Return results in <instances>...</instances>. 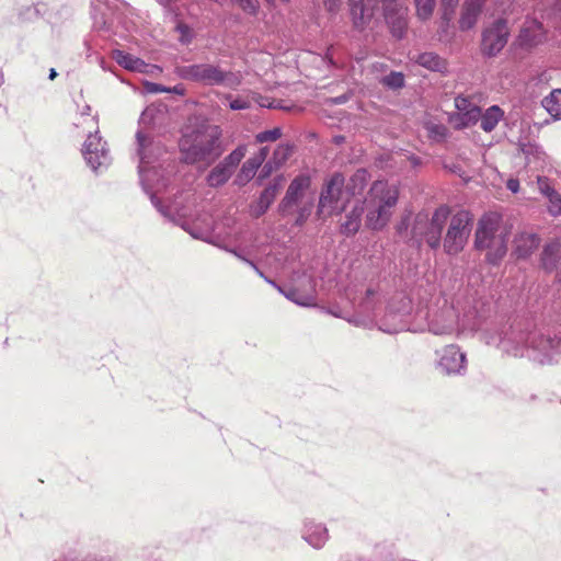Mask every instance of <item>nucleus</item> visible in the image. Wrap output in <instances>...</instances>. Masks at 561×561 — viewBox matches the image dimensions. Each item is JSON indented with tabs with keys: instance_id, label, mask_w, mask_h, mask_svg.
Wrapping results in <instances>:
<instances>
[{
	"instance_id": "6e6552de",
	"label": "nucleus",
	"mask_w": 561,
	"mask_h": 561,
	"mask_svg": "<svg viewBox=\"0 0 561 561\" xmlns=\"http://www.w3.org/2000/svg\"><path fill=\"white\" fill-rule=\"evenodd\" d=\"M379 330L394 334L402 331H422L423 327L414 321L412 316V301L409 297L400 295L393 298L379 320Z\"/></svg>"
},
{
	"instance_id": "09e8293b",
	"label": "nucleus",
	"mask_w": 561,
	"mask_h": 561,
	"mask_svg": "<svg viewBox=\"0 0 561 561\" xmlns=\"http://www.w3.org/2000/svg\"><path fill=\"white\" fill-rule=\"evenodd\" d=\"M506 187L507 190H510L512 193H518L519 191V181L517 179H508L507 182H506Z\"/></svg>"
},
{
	"instance_id": "1a4fd4ad",
	"label": "nucleus",
	"mask_w": 561,
	"mask_h": 561,
	"mask_svg": "<svg viewBox=\"0 0 561 561\" xmlns=\"http://www.w3.org/2000/svg\"><path fill=\"white\" fill-rule=\"evenodd\" d=\"M450 215L448 206H439L430 219L424 213L415 216L411 230V238L415 240H424L432 249H436L440 244L443 228Z\"/></svg>"
},
{
	"instance_id": "f03ea898",
	"label": "nucleus",
	"mask_w": 561,
	"mask_h": 561,
	"mask_svg": "<svg viewBox=\"0 0 561 561\" xmlns=\"http://www.w3.org/2000/svg\"><path fill=\"white\" fill-rule=\"evenodd\" d=\"M510 337H491L488 344L502 347L513 356H527L541 364H552L561 360V336L540 331L512 333Z\"/></svg>"
},
{
	"instance_id": "a211bd4d",
	"label": "nucleus",
	"mask_w": 561,
	"mask_h": 561,
	"mask_svg": "<svg viewBox=\"0 0 561 561\" xmlns=\"http://www.w3.org/2000/svg\"><path fill=\"white\" fill-rule=\"evenodd\" d=\"M112 58L128 71L152 75L154 70L161 71L157 66L145 62L142 59L121 49L112 50Z\"/></svg>"
},
{
	"instance_id": "c85d7f7f",
	"label": "nucleus",
	"mask_w": 561,
	"mask_h": 561,
	"mask_svg": "<svg viewBox=\"0 0 561 561\" xmlns=\"http://www.w3.org/2000/svg\"><path fill=\"white\" fill-rule=\"evenodd\" d=\"M503 116L504 112L497 105H492L483 114L481 113L480 126L484 131L490 133L496 127Z\"/></svg>"
},
{
	"instance_id": "4d7b16f0",
	"label": "nucleus",
	"mask_w": 561,
	"mask_h": 561,
	"mask_svg": "<svg viewBox=\"0 0 561 561\" xmlns=\"http://www.w3.org/2000/svg\"><path fill=\"white\" fill-rule=\"evenodd\" d=\"M56 76H57L56 70H55V69H50V72H49V79H50V80H54V79L56 78Z\"/></svg>"
},
{
	"instance_id": "7c9ffc66",
	"label": "nucleus",
	"mask_w": 561,
	"mask_h": 561,
	"mask_svg": "<svg viewBox=\"0 0 561 561\" xmlns=\"http://www.w3.org/2000/svg\"><path fill=\"white\" fill-rule=\"evenodd\" d=\"M363 214L362 206H354L352 211L346 216L345 222L342 224L341 230L345 234H353L357 232L360 227V217Z\"/></svg>"
},
{
	"instance_id": "2f4dec72",
	"label": "nucleus",
	"mask_w": 561,
	"mask_h": 561,
	"mask_svg": "<svg viewBox=\"0 0 561 561\" xmlns=\"http://www.w3.org/2000/svg\"><path fill=\"white\" fill-rule=\"evenodd\" d=\"M417 64L432 71H444L445 60L434 53H424L417 57Z\"/></svg>"
},
{
	"instance_id": "f8f14e48",
	"label": "nucleus",
	"mask_w": 561,
	"mask_h": 561,
	"mask_svg": "<svg viewBox=\"0 0 561 561\" xmlns=\"http://www.w3.org/2000/svg\"><path fill=\"white\" fill-rule=\"evenodd\" d=\"M436 369L445 376H462L467 371L466 353L456 344L436 351Z\"/></svg>"
},
{
	"instance_id": "37998d69",
	"label": "nucleus",
	"mask_w": 561,
	"mask_h": 561,
	"mask_svg": "<svg viewBox=\"0 0 561 561\" xmlns=\"http://www.w3.org/2000/svg\"><path fill=\"white\" fill-rule=\"evenodd\" d=\"M476 104H473L469 99L465 98V96H457L455 99V106L459 113V115L461 116L462 114H465L467 111H469L470 107L474 106Z\"/></svg>"
},
{
	"instance_id": "8fccbe9b",
	"label": "nucleus",
	"mask_w": 561,
	"mask_h": 561,
	"mask_svg": "<svg viewBox=\"0 0 561 561\" xmlns=\"http://www.w3.org/2000/svg\"><path fill=\"white\" fill-rule=\"evenodd\" d=\"M153 111H154L153 108L147 107V108L141 113L140 122H141V123L150 122V121L152 119Z\"/></svg>"
},
{
	"instance_id": "39448f33",
	"label": "nucleus",
	"mask_w": 561,
	"mask_h": 561,
	"mask_svg": "<svg viewBox=\"0 0 561 561\" xmlns=\"http://www.w3.org/2000/svg\"><path fill=\"white\" fill-rule=\"evenodd\" d=\"M398 197L399 190L396 185L386 181L374 182L365 199L367 227L374 230L382 229L391 217V209L396 206Z\"/></svg>"
},
{
	"instance_id": "4c0bfd02",
	"label": "nucleus",
	"mask_w": 561,
	"mask_h": 561,
	"mask_svg": "<svg viewBox=\"0 0 561 561\" xmlns=\"http://www.w3.org/2000/svg\"><path fill=\"white\" fill-rule=\"evenodd\" d=\"M481 117V110L479 106L474 105L469 108L465 114L460 116L461 125L463 127L474 125Z\"/></svg>"
},
{
	"instance_id": "f704fd0d",
	"label": "nucleus",
	"mask_w": 561,
	"mask_h": 561,
	"mask_svg": "<svg viewBox=\"0 0 561 561\" xmlns=\"http://www.w3.org/2000/svg\"><path fill=\"white\" fill-rule=\"evenodd\" d=\"M291 152L293 147L290 145L282 144L274 150L271 162H273L275 168H279L288 160V158L291 156Z\"/></svg>"
},
{
	"instance_id": "c03bdc74",
	"label": "nucleus",
	"mask_w": 561,
	"mask_h": 561,
	"mask_svg": "<svg viewBox=\"0 0 561 561\" xmlns=\"http://www.w3.org/2000/svg\"><path fill=\"white\" fill-rule=\"evenodd\" d=\"M226 251L230 252V253H233L238 259L242 260L243 262L248 263L257 274L260 277L264 278L265 279V275L264 273L255 265L254 262L245 259L242 254H240L238 251L236 250H232V249H227L225 248Z\"/></svg>"
},
{
	"instance_id": "412c9836",
	"label": "nucleus",
	"mask_w": 561,
	"mask_h": 561,
	"mask_svg": "<svg viewBox=\"0 0 561 561\" xmlns=\"http://www.w3.org/2000/svg\"><path fill=\"white\" fill-rule=\"evenodd\" d=\"M539 237L530 231L516 233L513 240V252L519 259L528 257L539 245Z\"/></svg>"
},
{
	"instance_id": "4be33fe9",
	"label": "nucleus",
	"mask_w": 561,
	"mask_h": 561,
	"mask_svg": "<svg viewBox=\"0 0 561 561\" xmlns=\"http://www.w3.org/2000/svg\"><path fill=\"white\" fill-rule=\"evenodd\" d=\"M485 2L486 0H465L459 18L461 31H468L476 25Z\"/></svg>"
},
{
	"instance_id": "2eb2a0df",
	"label": "nucleus",
	"mask_w": 561,
	"mask_h": 561,
	"mask_svg": "<svg viewBox=\"0 0 561 561\" xmlns=\"http://www.w3.org/2000/svg\"><path fill=\"white\" fill-rule=\"evenodd\" d=\"M382 4V15L390 31L397 38L403 37L408 21V9L402 0H380Z\"/></svg>"
},
{
	"instance_id": "c9c22d12",
	"label": "nucleus",
	"mask_w": 561,
	"mask_h": 561,
	"mask_svg": "<svg viewBox=\"0 0 561 561\" xmlns=\"http://www.w3.org/2000/svg\"><path fill=\"white\" fill-rule=\"evenodd\" d=\"M416 15L421 20H427L432 16L436 0H414Z\"/></svg>"
},
{
	"instance_id": "bb28decb",
	"label": "nucleus",
	"mask_w": 561,
	"mask_h": 561,
	"mask_svg": "<svg viewBox=\"0 0 561 561\" xmlns=\"http://www.w3.org/2000/svg\"><path fill=\"white\" fill-rule=\"evenodd\" d=\"M369 181V174L366 170H357L345 184L348 197L360 195Z\"/></svg>"
},
{
	"instance_id": "052dcab7",
	"label": "nucleus",
	"mask_w": 561,
	"mask_h": 561,
	"mask_svg": "<svg viewBox=\"0 0 561 561\" xmlns=\"http://www.w3.org/2000/svg\"><path fill=\"white\" fill-rule=\"evenodd\" d=\"M282 1H283V2H286V3H287V2H289V0H282Z\"/></svg>"
},
{
	"instance_id": "5701e85b",
	"label": "nucleus",
	"mask_w": 561,
	"mask_h": 561,
	"mask_svg": "<svg viewBox=\"0 0 561 561\" xmlns=\"http://www.w3.org/2000/svg\"><path fill=\"white\" fill-rule=\"evenodd\" d=\"M282 186V178L271 183L260 195L259 201L252 206L251 211L254 217H260L268 209L274 202L279 188Z\"/></svg>"
},
{
	"instance_id": "0eeeda50",
	"label": "nucleus",
	"mask_w": 561,
	"mask_h": 561,
	"mask_svg": "<svg viewBox=\"0 0 561 561\" xmlns=\"http://www.w3.org/2000/svg\"><path fill=\"white\" fill-rule=\"evenodd\" d=\"M426 317L428 331L435 335H458L476 329L469 316H463L460 319L455 306L445 298L438 300L437 305L426 313Z\"/></svg>"
},
{
	"instance_id": "603ef678",
	"label": "nucleus",
	"mask_w": 561,
	"mask_h": 561,
	"mask_svg": "<svg viewBox=\"0 0 561 561\" xmlns=\"http://www.w3.org/2000/svg\"><path fill=\"white\" fill-rule=\"evenodd\" d=\"M274 168L275 167H274L273 162L268 161L267 163H265L263 167V170H262L263 176L270 175Z\"/></svg>"
},
{
	"instance_id": "13d9d810",
	"label": "nucleus",
	"mask_w": 561,
	"mask_h": 561,
	"mask_svg": "<svg viewBox=\"0 0 561 561\" xmlns=\"http://www.w3.org/2000/svg\"><path fill=\"white\" fill-rule=\"evenodd\" d=\"M411 163L416 165L419 163V159L416 157H411Z\"/></svg>"
},
{
	"instance_id": "cd10ccee",
	"label": "nucleus",
	"mask_w": 561,
	"mask_h": 561,
	"mask_svg": "<svg viewBox=\"0 0 561 561\" xmlns=\"http://www.w3.org/2000/svg\"><path fill=\"white\" fill-rule=\"evenodd\" d=\"M541 104L553 119H561V89L552 90L542 99Z\"/></svg>"
},
{
	"instance_id": "4468645a",
	"label": "nucleus",
	"mask_w": 561,
	"mask_h": 561,
	"mask_svg": "<svg viewBox=\"0 0 561 561\" xmlns=\"http://www.w3.org/2000/svg\"><path fill=\"white\" fill-rule=\"evenodd\" d=\"M507 22L503 19L495 20L482 33V51L488 56L500 53L508 39Z\"/></svg>"
},
{
	"instance_id": "423d86ee",
	"label": "nucleus",
	"mask_w": 561,
	"mask_h": 561,
	"mask_svg": "<svg viewBox=\"0 0 561 561\" xmlns=\"http://www.w3.org/2000/svg\"><path fill=\"white\" fill-rule=\"evenodd\" d=\"M176 75L183 80L228 89H237L242 81L240 72L224 70L219 65L208 62L179 66Z\"/></svg>"
},
{
	"instance_id": "72a5a7b5",
	"label": "nucleus",
	"mask_w": 561,
	"mask_h": 561,
	"mask_svg": "<svg viewBox=\"0 0 561 561\" xmlns=\"http://www.w3.org/2000/svg\"><path fill=\"white\" fill-rule=\"evenodd\" d=\"M247 153V146L241 145L238 146L233 151H231L221 163L227 167L232 173L237 165L241 162Z\"/></svg>"
},
{
	"instance_id": "a878e982",
	"label": "nucleus",
	"mask_w": 561,
	"mask_h": 561,
	"mask_svg": "<svg viewBox=\"0 0 561 561\" xmlns=\"http://www.w3.org/2000/svg\"><path fill=\"white\" fill-rule=\"evenodd\" d=\"M265 282L275 287L279 293H282L288 300L304 307L314 305V296L312 291H300L297 288H289L287 290L283 289L279 285H277L274 280L265 277Z\"/></svg>"
},
{
	"instance_id": "ddd939ff",
	"label": "nucleus",
	"mask_w": 561,
	"mask_h": 561,
	"mask_svg": "<svg viewBox=\"0 0 561 561\" xmlns=\"http://www.w3.org/2000/svg\"><path fill=\"white\" fill-rule=\"evenodd\" d=\"M83 157L88 165L94 172H102L107 169L112 162L106 141H103L99 131L89 134L82 149Z\"/></svg>"
},
{
	"instance_id": "20e7f679",
	"label": "nucleus",
	"mask_w": 561,
	"mask_h": 561,
	"mask_svg": "<svg viewBox=\"0 0 561 561\" xmlns=\"http://www.w3.org/2000/svg\"><path fill=\"white\" fill-rule=\"evenodd\" d=\"M508 230L501 217L495 214L484 215L478 222L474 245L479 250H486L490 263H497L507 251Z\"/></svg>"
},
{
	"instance_id": "9b49d317",
	"label": "nucleus",
	"mask_w": 561,
	"mask_h": 561,
	"mask_svg": "<svg viewBox=\"0 0 561 561\" xmlns=\"http://www.w3.org/2000/svg\"><path fill=\"white\" fill-rule=\"evenodd\" d=\"M471 227L472 216L469 211L460 210L451 217L444 239L446 253L455 255L463 250L470 236Z\"/></svg>"
},
{
	"instance_id": "6ab92c4d",
	"label": "nucleus",
	"mask_w": 561,
	"mask_h": 561,
	"mask_svg": "<svg viewBox=\"0 0 561 561\" xmlns=\"http://www.w3.org/2000/svg\"><path fill=\"white\" fill-rule=\"evenodd\" d=\"M268 154V148L263 147L253 157L249 158L239 170L234 183L239 186H243L249 183L256 174L259 168L263 164Z\"/></svg>"
},
{
	"instance_id": "a18cd8bd",
	"label": "nucleus",
	"mask_w": 561,
	"mask_h": 561,
	"mask_svg": "<svg viewBox=\"0 0 561 561\" xmlns=\"http://www.w3.org/2000/svg\"><path fill=\"white\" fill-rule=\"evenodd\" d=\"M145 89L148 93H160V92H169L170 88L163 87L159 83L154 82H146Z\"/></svg>"
},
{
	"instance_id": "ea45409f",
	"label": "nucleus",
	"mask_w": 561,
	"mask_h": 561,
	"mask_svg": "<svg viewBox=\"0 0 561 561\" xmlns=\"http://www.w3.org/2000/svg\"><path fill=\"white\" fill-rule=\"evenodd\" d=\"M547 201L548 213L553 217L561 216V194L556 192L550 197H548Z\"/></svg>"
},
{
	"instance_id": "6e6d98bb",
	"label": "nucleus",
	"mask_w": 561,
	"mask_h": 561,
	"mask_svg": "<svg viewBox=\"0 0 561 561\" xmlns=\"http://www.w3.org/2000/svg\"><path fill=\"white\" fill-rule=\"evenodd\" d=\"M90 113H91V107H90V105L85 104L83 106L82 111H81V114L82 115H90Z\"/></svg>"
},
{
	"instance_id": "e433bc0d",
	"label": "nucleus",
	"mask_w": 561,
	"mask_h": 561,
	"mask_svg": "<svg viewBox=\"0 0 561 561\" xmlns=\"http://www.w3.org/2000/svg\"><path fill=\"white\" fill-rule=\"evenodd\" d=\"M175 32L178 33L179 42L183 45H188L194 38L193 28L183 22L176 23Z\"/></svg>"
},
{
	"instance_id": "a19ab883",
	"label": "nucleus",
	"mask_w": 561,
	"mask_h": 561,
	"mask_svg": "<svg viewBox=\"0 0 561 561\" xmlns=\"http://www.w3.org/2000/svg\"><path fill=\"white\" fill-rule=\"evenodd\" d=\"M382 83L389 88L398 89L403 87L404 77L401 72L392 71L391 73L382 78Z\"/></svg>"
},
{
	"instance_id": "3c124183",
	"label": "nucleus",
	"mask_w": 561,
	"mask_h": 561,
	"mask_svg": "<svg viewBox=\"0 0 561 561\" xmlns=\"http://www.w3.org/2000/svg\"><path fill=\"white\" fill-rule=\"evenodd\" d=\"M408 228H409V219L403 218L397 227L398 233L403 234L405 231H408Z\"/></svg>"
},
{
	"instance_id": "9d476101",
	"label": "nucleus",
	"mask_w": 561,
	"mask_h": 561,
	"mask_svg": "<svg viewBox=\"0 0 561 561\" xmlns=\"http://www.w3.org/2000/svg\"><path fill=\"white\" fill-rule=\"evenodd\" d=\"M348 203L350 197L345 187L344 176L335 173L325 183L321 192L319 211L323 215L337 214L343 211Z\"/></svg>"
},
{
	"instance_id": "aec40b11",
	"label": "nucleus",
	"mask_w": 561,
	"mask_h": 561,
	"mask_svg": "<svg viewBox=\"0 0 561 561\" xmlns=\"http://www.w3.org/2000/svg\"><path fill=\"white\" fill-rule=\"evenodd\" d=\"M520 152L525 159V167L529 171H546L549 165V158L546 152L537 145H523Z\"/></svg>"
},
{
	"instance_id": "7ed1b4c3",
	"label": "nucleus",
	"mask_w": 561,
	"mask_h": 561,
	"mask_svg": "<svg viewBox=\"0 0 561 561\" xmlns=\"http://www.w3.org/2000/svg\"><path fill=\"white\" fill-rule=\"evenodd\" d=\"M220 137L219 126L208 124L184 134L180 140L183 160L204 169L211 165L224 152Z\"/></svg>"
},
{
	"instance_id": "58836bf2",
	"label": "nucleus",
	"mask_w": 561,
	"mask_h": 561,
	"mask_svg": "<svg viewBox=\"0 0 561 561\" xmlns=\"http://www.w3.org/2000/svg\"><path fill=\"white\" fill-rule=\"evenodd\" d=\"M280 137H282V129L279 127H275L273 129L261 131V133L256 134L255 141L259 144L268 142V141L273 142V141H276L277 139H279Z\"/></svg>"
},
{
	"instance_id": "b1692460",
	"label": "nucleus",
	"mask_w": 561,
	"mask_h": 561,
	"mask_svg": "<svg viewBox=\"0 0 561 561\" xmlns=\"http://www.w3.org/2000/svg\"><path fill=\"white\" fill-rule=\"evenodd\" d=\"M561 241L559 239H553L550 242L546 243L541 255L540 263L545 271L553 272L558 267L560 256H561Z\"/></svg>"
},
{
	"instance_id": "bf43d9fd",
	"label": "nucleus",
	"mask_w": 561,
	"mask_h": 561,
	"mask_svg": "<svg viewBox=\"0 0 561 561\" xmlns=\"http://www.w3.org/2000/svg\"><path fill=\"white\" fill-rule=\"evenodd\" d=\"M557 5H558V11H559V12H560V14H561V0L558 2V4H557Z\"/></svg>"
},
{
	"instance_id": "864d4df0",
	"label": "nucleus",
	"mask_w": 561,
	"mask_h": 561,
	"mask_svg": "<svg viewBox=\"0 0 561 561\" xmlns=\"http://www.w3.org/2000/svg\"><path fill=\"white\" fill-rule=\"evenodd\" d=\"M169 92H172V93H175V94H179V95H183L184 92H185V89L183 88V85H175L173 88H170V91Z\"/></svg>"
},
{
	"instance_id": "f3484780",
	"label": "nucleus",
	"mask_w": 561,
	"mask_h": 561,
	"mask_svg": "<svg viewBox=\"0 0 561 561\" xmlns=\"http://www.w3.org/2000/svg\"><path fill=\"white\" fill-rule=\"evenodd\" d=\"M310 186V179L307 175L296 176L289 184L287 192L279 203L278 209L283 215H287L298 205Z\"/></svg>"
},
{
	"instance_id": "473e14b6",
	"label": "nucleus",
	"mask_w": 561,
	"mask_h": 561,
	"mask_svg": "<svg viewBox=\"0 0 561 561\" xmlns=\"http://www.w3.org/2000/svg\"><path fill=\"white\" fill-rule=\"evenodd\" d=\"M459 0H442V24L443 31H446L454 19L455 10Z\"/></svg>"
},
{
	"instance_id": "f257e3e1",
	"label": "nucleus",
	"mask_w": 561,
	"mask_h": 561,
	"mask_svg": "<svg viewBox=\"0 0 561 561\" xmlns=\"http://www.w3.org/2000/svg\"><path fill=\"white\" fill-rule=\"evenodd\" d=\"M136 139L140 183L153 206L165 218L181 226L193 238L220 247L217 242L218 237L213 234L215 226L214 219L209 214L205 213L194 219H187V211L182 196L175 197L168 206L161 204L158 194L168 186L169 179L164 173H160L161 165H154V163L159 159L162 148L159 142L147 136L142 130L137 131Z\"/></svg>"
},
{
	"instance_id": "680f3d73",
	"label": "nucleus",
	"mask_w": 561,
	"mask_h": 561,
	"mask_svg": "<svg viewBox=\"0 0 561 561\" xmlns=\"http://www.w3.org/2000/svg\"><path fill=\"white\" fill-rule=\"evenodd\" d=\"M267 2H273L274 0H266Z\"/></svg>"
},
{
	"instance_id": "49530a36",
	"label": "nucleus",
	"mask_w": 561,
	"mask_h": 561,
	"mask_svg": "<svg viewBox=\"0 0 561 561\" xmlns=\"http://www.w3.org/2000/svg\"><path fill=\"white\" fill-rule=\"evenodd\" d=\"M229 106L233 111L247 110L250 107V103H249V101H247L244 99L238 98V99L232 100L230 102Z\"/></svg>"
},
{
	"instance_id": "5fc2aeb1",
	"label": "nucleus",
	"mask_w": 561,
	"mask_h": 561,
	"mask_svg": "<svg viewBox=\"0 0 561 561\" xmlns=\"http://www.w3.org/2000/svg\"><path fill=\"white\" fill-rule=\"evenodd\" d=\"M307 216H308L307 210L301 209L300 213H299V217L296 220V224L297 225H301L306 220Z\"/></svg>"
},
{
	"instance_id": "de8ad7c7",
	"label": "nucleus",
	"mask_w": 561,
	"mask_h": 561,
	"mask_svg": "<svg viewBox=\"0 0 561 561\" xmlns=\"http://www.w3.org/2000/svg\"><path fill=\"white\" fill-rule=\"evenodd\" d=\"M342 4V0H324V5L327 10L331 13H335L339 11Z\"/></svg>"
},
{
	"instance_id": "393cba45",
	"label": "nucleus",
	"mask_w": 561,
	"mask_h": 561,
	"mask_svg": "<svg viewBox=\"0 0 561 561\" xmlns=\"http://www.w3.org/2000/svg\"><path fill=\"white\" fill-rule=\"evenodd\" d=\"M328 537V529L322 524L306 523L304 538L313 548L323 547Z\"/></svg>"
},
{
	"instance_id": "c756f323",
	"label": "nucleus",
	"mask_w": 561,
	"mask_h": 561,
	"mask_svg": "<svg viewBox=\"0 0 561 561\" xmlns=\"http://www.w3.org/2000/svg\"><path fill=\"white\" fill-rule=\"evenodd\" d=\"M231 175L232 172L220 162L209 172L206 182L211 187H218L224 185Z\"/></svg>"
},
{
	"instance_id": "dca6fc26",
	"label": "nucleus",
	"mask_w": 561,
	"mask_h": 561,
	"mask_svg": "<svg viewBox=\"0 0 561 561\" xmlns=\"http://www.w3.org/2000/svg\"><path fill=\"white\" fill-rule=\"evenodd\" d=\"M380 0H350V12L355 28L363 31L380 16Z\"/></svg>"
},
{
	"instance_id": "79ce46f5",
	"label": "nucleus",
	"mask_w": 561,
	"mask_h": 561,
	"mask_svg": "<svg viewBox=\"0 0 561 561\" xmlns=\"http://www.w3.org/2000/svg\"><path fill=\"white\" fill-rule=\"evenodd\" d=\"M537 186L539 192L546 197H550L552 194H554L557 191L551 185L550 180L547 176H537Z\"/></svg>"
}]
</instances>
